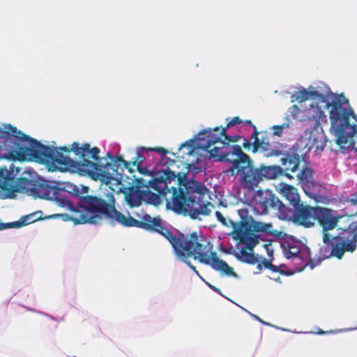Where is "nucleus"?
<instances>
[{"instance_id": "f257e3e1", "label": "nucleus", "mask_w": 357, "mask_h": 357, "mask_svg": "<svg viewBox=\"0 0 357 357\" xmlns=\"http://www.w3.org/2000/svg\"><path fill=\"white\" fill-rule=\"evenodd\" d=\"M311 102L305 109L304 114L309 120L331 123L330 132L342 153L354 149L357 136V115L344 93H334L322 82L308 86Z\"/></svg>"}, {"instance_id": "f03ea898", "label": "nucleus", "mask_w": 357, "mask_h": 357, "mask_svg": "<svg viewBox=\"0 0 357 357\" xmlns=\"http://www.w3.org/2000/svg\"><path fill=\"white\" fill-rule=\"evenodd\" d=\"M59 149L67 152L73 151L82 160L75 161L60 153L54 145L46 144V168L49 172L71 169L78 172L81 175L90 176L97 170L98 161L102 159L99 157L100 149L98 147L91 148L89 144L80 146L78 142H73L70 149L66 146Z\"/></svg>"}, {"instance_id": "7ed1b4c3", "label": "nucleus", "mask_w": 357, "mask_h": 357, "mask_svg": "<svg viewBox=\"0 0 357 357\" xmlns=\"http://www.w3.org/2000/svg\"><path fill=\"white\" fill-rule=\"evenodd\" d=\"M45 164V146L10 124L0 125V159Z\"/></svg>"}, {"instance_id": "20e7f679", "label": "nucleus", "mask_w": 357, "mask_h": 357, "mask_svg": "<svg viewBox=\"0 0 357 357\" xmlns=\"http://www.w3.org/2000/svg\"><path fill=\"white\" fill-rule=\"evenodd\" d=\"M170 198H166L167 207L177 214L189 215L192 219L202 220L210 214L211 203H205L204 198L206 188L199 182L185 180L178 188L172 187Z\"/></svg>"}, {"instance_id": "39448f33", "label": "nucleus", "mask_w": 357, "mask_h": 357, "mask_svg": "<svg viewBox=\"0 0 357 357\" xmlns=\"http://www.w3.org/2000/svg\"><path fill=\"white\" fill-rule=\"evenodd\" d=\"M322 228L324 245L319 250V259L336 257L342 259L346 252H354L357 248V232L348 231L342 235H333L328 231L337 226L338 218L333 211L326 208H319L316 216Z\"/></svg>"}, {"instance_id": "423d86ee", "label": "nucleus", "mask_w": 357, "mask_h": 357, "mask_svg": "<svg viewBox=\"0 0 357 357\" xmlns=\"http://www.w3.org/2000/svg\"><path fill=\"white\" fill-rule=\"evenodd\" d=\"M20 171V168L13 165L10 166L9 170L0 169V198H15L20 190L34 199H45V179L39 178L36 180L37 172L32 169H26L23 172L24 177L19 178L15 185V176Z\"/></svg>"}, {"instance_id": "0eeeda50", "label": "nucleus", "mask_w": 357, "mask_h": 357, "mask_svg": "<svg viewBox=\"0 0 357 357\" xmlns=\"http://www.w3.org/2000/svg\"><path fill=\"white\" fill-rule=\"evenodd\" d=\"M109 193L102 197L86 195L80 199L79 205L75 204L71 215L66 213L46 215L47 219L60 217L63 221H73L75 225L97 224L100 220H108Z\"/></svg>"}, {"instance_id": "6e6552de", "label": "nucleus", "mask_w": 357, "mask_h": 357, "mask_svg": "<svg viewBox=\"0 0 357 357\" xmlns=\"http://www.w3.org/2000/svg\"><path fill=\"white\" fill-rule=\"evenodd\" d=\"M116 200L113 193L109 192V215L108 220L112 223H117L126 227H135L142 228L147 231H154L167 238L172 245L178 238L168 227L166 222L163 221L160 217H151L149 214L142 215V221L137 220L128 214L123 215L117 211L115 206Z\"/></svg>"}, {"instance_id": "1a4fd4ad", "label": "nucleus", "mask_w": 357, "mask_h": 357, "mask_svg": "<svg viewBox=\"0 0 357 357\" xmlns=\"http://www.w3.org/2000/svg\"><path fill=\"white\" fill-rule=\"evenodd\" d=\"M178 238L185 241H192L193 243L191 251L195 259H198L200 263L210 266L213 270L220 273L222 275L233 276L238 278L232 267L218 258V255L213 251V245L202 236H198L196 232L191 234V239L188 240L183 234H176Z\"/></svg>"}, {"instance_id": "9d476101", "label": "nucleus", "mask_w": 357, "mask_h": 357, "mask_svg": "<svg viewBox=\"0 0 357 357\" xmlns=\"http://www.w3.org/2000/svg\"><path fill=\"white\" fill-rule=\"evenodd\" d=\"M282 252L285 257L291 260L294 268L289 269L287 265H279V273L284 275H292L302 271L305 266H310L313 269L320 264L321 259H319L315 264L310 258V250L308 247L293 237L282 240L280 243Z\"/></svg>"}, {"instance_id": "9b49d317", "label": "nucleus", "mask_w": 357, "mask_h": 357, "mask_svg": "<svg viewBox=\"0 0 357 357\" xmlns=\"http://www.w3.org/2000/svg\"><path fill=\"white\" fill-rule=\"evenodd\" d=\"M214 142V145L209 149L210 158L217 161H224L231 165L227 168L225 173L227 175L236 176L240 173L241 167L248 165L249 157L244 153L240 146L230 145L227 140L222 139L221 135Z\"/></svg>"}, {"instance_id": "f8f14e48", "label": "nucleus", "mask_w": 357, "mask_h": 357, "mask_svg": "<svg viewBox=\"0 0 357 357\" xmlns=\"http://www.w3.org/2000/svg\"><path fill=\"white\" fill-rule=\"evenodd\" d=\"M79 188L71 183H56L46 179V199L55 201L66 210H74L75 204L79 205L81 199Z\"/></svg>"}, {"instance_id": "ddd939ff", "label": "nucleus", "mask_w": 357, "mask_h": 357, "mask_svg": "<svg viewBox=\"0 0 357 357\" xmlns=\"http://www.w3.org/2000/svg\"><path fill=\"white\" fill-rule=\"evenodd\" d=\"M246 123L251 125L254 128L255 132L252 133V137L255 138V145L262 151L264 156L272 157L282 155L280 161L284 167V171L295 172L298 170L301 160L299 154L296 153L294 150L284 153L283 151L284 145L280 143L272 144L262 142L259 144V139L257 138L258 132L256 130V128L252 125L250 121H247Z\"/></svg>"}, {"instance_id": "4468645a", "label": "nucleus", "mask_w": 357, "mask_h": 357, "mask_svg": "<svg viewBox=\"0 0 357 357\" xmlns=\"http://www.w3.org/2000/svg\"><path fill=\"white\" fill-rule=\"evenodd\" d=\"M218 130V127L203 130L193 139L181 144L178 148V151L182 154L181 157L185 158V155H192L196 149H202L209 153V149L214 145V142L219 139L218 135L215 133Z\"/></svg>"}, {"instance_id": "2eb2a0df", "label": "nucleus", "mask_w": 357, "mask_h": 357, "mask_svg": "<svg viewBox=\"0 0 357 357\" xmlns=\"http://www.w3.org/2000/svg\"><path fill=\"white\" fill-rule=\"evenodd\" d=\"M318 208L305 205L303 202L297 204V206L294 208L284 205L282 213L280 214V219L291 220L305 227H311L314 224Z\"/></svg>"}, {"instance_id": "dca6fc26", "label": "nucleus", "mask_w": 357, "mask_h": 357, "mask_svg": "<svg viewBox=\"0 0 357 357\" xmlns=\"http://www.w3.org/2000/svg\"><path fill=\"white\" fill-rule=\"evenodd\" d=\"M252 203L257 213L264 215L272 211L279 219L284 206L272 191L268 190L256 191L252 197Z\"/></svg>"}, {"instance_id": "f3484780", "label": "nucleus", "mask_w": 357, "mask_h": 357, "mask_svg": "<svg viewBox=\"0 0 357 357\" xmlns=\"http://www.w3.org/2000/svg\"><path fill=\"white\" fill-rule=\"evenodd\" d=\"M314 122L312 130L309 133H305L307 142L305 149L307 152L312 151L317 155L320 154L324 149L327 137L321 127V123H326L327 121H319V123L316 120H310Z\"/></svg>"}, {"instance_id": "a211bd4d", "label": "nucleus", "mask_w": 357, "mask_h": 357, "mask_svg": "<svg viewBox=\"0 0 357 357\" xmlns=\"http://www.w3.org/2000/svg\"><path fill=\"white\" fill-rule=\"evenodd\" d=\"M119 166L116 164L109 162L107 159L102 158L98 161V167L90 175L94 179H100L101 181L110 183L112 181H120L122 174L119 172Z\"/></svg>"}, {"instance_id": "6ab92c4d", "label": "nucleus", "mask_w": 357, "mask_h": 357, "mask_svg": "<svg viewBox=\"0 0 357 357\" xmlns=\"http://www.w3.org/2000/svg\"><path fill=\"white\" fill-rule=\"evenodd\" d=\"M229 221L232 224V227L234 229L235 236L234 238L239 240L238 244H243L244 245L242 248H245V249L249 251L253 252L255 247L259 243V236L251 231V227H247L246 223H243L242 225L237 227L236 225L233 223L232 220Z\"/></svg>"}, {"instance_id": "aec40b11", "label": "nucleus", "mask_w": 357, "mask_h": 357, "mask_svg": "<svg viewBox=\"0 0 357 357\" xmlns=\"http://www.w3.org/2000/svg\"><path fill=\"white\" fill-rule=\"evenodd\" d=\"M172 247L176 257V259L183 263H185L202 280L203 278L199 275V272L196 269V267L191 264V261L188 258L192 256L191 248H192L193 243L192 241H185L182 238H178L176 242L172 243Z\"/></svg>"}, {"instance_id": "412c9836", "label": "nucleus", "mask_w": 357, "mask_h": 357, "mask_svg": "<svg viewBox=\"0 0 357 357\" xmlns=\"http://www.w3.org/2000/svg\"><path fill=\"white\" fill-rule=\"evenodd\" d=\"M297 178L305 193L309 197L316 199L319 185L314 179L312 169L310 167L303 169Z\"/></svg>"}, {"instance_id": "4be33fe9", "label": "nucleus", "mask_w": 357, "mask_h": 357, "mask_svg": "<svg viewBox=\"0 0 357 357\" xmlns=\"http://www.w3.org/2000/svg\"><path fill=\"white\" fill-rule=\"evenodd\" d=\"M239 174L242 185L245 188L253 189L261 181L259 168L253 167L250 160L248 161V165L241 167Z\"/></svg>"}, {"instance_id": "5701e85b", "label": "nucleus", "mask_w": 357, "mask_h": 357, "mask_svg": "<svg viewBox=\"0 0 357 357\" xmlns=\"http://www.w3.org/2000/svg\"><path fill=\"white\" fill-rule=\"evenodd\" d=\"M149 151H155L160 154L162 162H164L167 165H172L174 163L173 160L169 159L166 156V153L167 151L164 148L158 147V148H146V147H138L137 149V160L134 162V165L137 164V169L141 174L150 175L151 173L149 169L146 167H140V165L145 160V153H147Z\"/></svg>"}, {"instance_id": "b1692460", "label": "nucleus", "mask_w": 357, "mask_h": 357, "mask_svg": "<svg viewBox=\"0 0 357 357\" xmlns=\"http://www.w3.org/2000/svg\"><path fill=\"white\" fill-rule=\"evenodd\" d=\"M176 177L175 173L171 171L168 167L159 171L155 178L151 182V187L159 192L162 195H165L169 191L168 184L174 181Z\"/></svg>"}, {"instance_id": "393cba45", "label": "nucleus", "mask_w": 357, "mask_h": 357, "mask_svg": "<svg viewBox=\"0 0 357 357\" xmlns=\"http://www.w3.org/2000/svg\"><path fill=\"white\" fill-rule=\"evenodd\" d=\"M230 253L243 263L254 265L259 262V255H255L252 251L248 252L245 248H241L238 251L234 250Z\"/></svg>"}, {"instance_id": "a878e982", "label": "nucleus", "mask_w": 357, "mask_h": 357, "mask_svg": "<svg viewBox=\"0 0 357 357\" xmlns=\"http://www.w3.org/2000/svg\"><path fill=\"white\" fill-rule=\"evenodd\" d=\"M144 190L135 189L131 188L129 191L125 195L126 201L128 206L131 208L138 207L142 204L144 201Z\"/></svg>"}, {"instance_id": "bb28decb", "label": "nucleus", "mask_w": 357, "mask_h": 357, "mask_svg": "<svg viewBox=\"0 0 357 357\" xmlns=\"http://www.w3.org/2000/svg\"><path fill=\"white\" fill-rule=\"evenodd\" d=\"M241 123V120L239 117H234L231 120L228 121L226 127L218 128L219 130L218 132H215V133L218 135H221L222 139L227 140L228 142H236L238 140V139L241 138V137L236 135H228L227 134V130L234 126L240 124Z\"/></svg>"}, {"instance_id": "cd10ccee", "label": "nucleus", "mask_w": 357, "mask_h": 357, "mask_svg": "<svg viewBox=\"0 0 357 357\" xmlns=\"http://www.w3.org/2000/svg\"><path fill=\"white\" fill-rule=\"evenodd\" d=\"M259 174L261 177V181L266 179H274L278 176L282 175L283 169L278 165L266 166L261 165L259 167Z\"/></svg>"}, {"instance_id": "c85d7f7f", "label": "nucleus", "mask_w": 357, "mask_h": 357, "mask_svg": "<svg viewBox=\"0 0 357 357\" xmlns=\"http://www.w3.org/2000/svg\"><path fill=\"white\" fill-rule=\"evenodd\" d=\"M292 126L291 119L288 116H286L282 124L274 125L270 129L272 130L271 133L273 136L282 137L288 132L289 129L291 128Z\"/></svg>"}, {"instance_id": "c756f323", "label": "nucleus", "mask_w": 357, "mask_h": 357, "mask_svg": "<svg viewBox=\"0 0 357 357\" xmlns=\"http://www.w3.org/2000/svg\"><path fill=\"white\" fill-rule=\"evenodd\" d=\"M43 213L42 211H38L31 213L29 215L22 216L19 220L15 221L13 224L17 228L26 226L31 223L35 222L37 220H41Z\"/></svg>"}, {"instance_id": "7c9ffc66", "label": "nucleus", "mask_w": 357, "mask_h": 357, "mask_svg": "<svg viewBox=\"0 0 357 357\" xmlns=\"http://www.w3.org/2000/svg\"><path fill=\"white\" fill-rule=\"evenodd\" d=\"M306 100H311V96L309 89L303 86L296 87V91L291 96V102H303Z\"/></svg>"}, {"instance_id": "2f4dec72", "label": "nucleus", "mask_w": 357, "mask_h": 357, "mask_svg": "<svg viewBox=\"0 0 357 357\" xmlns=\"http://www.w3.org/2000/svg\"><path fill=\"white\" fill-rule=\"evenodd\" d=\"M282 192L284 195L286 197L287 199L289 202L291 208H294L296 206H297V204L301 203L296 188L290 185H287L284 187Z\"/></svg>"}, {"instance_id": "473e14b6", "label": "nucleus", "mask_w": 357, "mask_h": 357, "mask_svg": "<svg viewBox=\"0 0 357 357\" xmlns=\"http://www.w3.org/2000/svg\"><path fill=\"white\" fill-rule=\"evenodd\" d=\"M144 202L154 206H159L162 202V199L160 195L152 192L149 190H144Z\"/></svg>"}, {"instance_id": "72a5a7b5", "label": "nucleus", "mask_w": 357, "mask_h": 357, "mask_svg": "<svg viewBox=\"0 0 357 357\" xmlns=\"http://www.w3.org/2000/svg\"><path fill=\"white\" fill-rule=\"evenodd\" d=\"M304 111L305 109L301 111L296 105H294L289 109L288 112L294 119H298L300 121H309V119L304 114Z\"/></svg>"}, {"instance_id": "f704fd0d", "label": "nucleus", "mask_w": 357, "mask_h": 357, "mask_svg": "<svg viewBox=\"0 0 357 357\" xmlns=\"http://www.w3.org/2000/svg\"><path fill=\"white\" fill-rule=\"evenodd\" d=\"M238 214L239 217L241 218L240 222H234L233 223L234 225H236L237 227H239V225H242L243 223L247 224V227H251V225L249 224L250 220H252V218L249 215V212L247 208H241L238 210Z\"/></svg>"}, {"instance_id": "c9c22d12", "label": "nucleus", "mask_w": 357, "mask_h": 357, "mask_svg": "<svg viewBox=\"0 0 357 357\" xmlns=\"http://www.w3.org/2000/svg\"><path fill=\"white\" fill-rule=\"evenodd\" d=\"M252 228L255 231L271 233L273 226L271 224H266L261 222H253Z\"/></svg>"}, {"instance_id": "e433bc0d", "label": "nucleus", "mask_w": 357, "mask_h": 357, "mask_svg": "<svg viewBox=\"0 0 357 357\" xmlns=\"http://www.w3.org/2000/svg\"><path fill=\"white\" fill-rule=\"evenodd\" d=\"M242 309H243V310H245L252 318H253L254 319H255L257 321L260 322L263 325H265V326H270V327H273V328H276L278 330H280V331H289L288 329L278 327L277 326L273 325L271 323H268V322H266V321L262 320L259 317H258L257 315H256L255 314H252V312H250V311H248V310H246V309H245L243 307H242Z\"/></svg>"}, {"instance_id": "4c0bfd02", "label": "nucleus", "mask_w": 357, "mask_h": 357, "mask_svg": "<svg viewBox=\"0 0 357 357\" xmlns=\"http://www.w3.org/2000/svg\"><path fill=\"white\" fill-rule=\"evenodd\" d=\"M63 317H54L52 315L46 314V324H48L50 327L53 328H56L58 326V324L61 321H63Z\"/></svg>"}, {"instance_id": "58836bf2", "label": "nucleus", "mask_w": 357, "mask_h": 357, "mask_svg": "<svg viewBox=\"0 0 357 357\" xmlns=\"http://www.w3.org/2000/svg\"><path fill=\"white\" fill-rule=\"evenodd\" d=\"M215 215L218 220L223 225L229 227V225L232 226V224L230 222V219L227 220V219L222 215V214L219 211H215Z\"/></svg>"}, {"instance_id": "ea45409f", "label": "nucleus", "mask_w": 357, "mask_h": 357, "mask_svg": "<svg viewBox=\"0 0 357 357\" xmlns=\"http://www.w3.org/2000/svg\"><path fill=\"white\" fill-rule=\"evenodd\" d=\"M13 223H14V222H8V223H0V231L8 229V228H17Z\"/></svg>"}, {"instance_id": "a19ab883", "label": "nucleus", "mask_w": 357, "mask_h": 357, "mask_svg": "<svg viewBox=\"0 0 357 357\" xmlns=\"http://www.w3.org/2000/svg\"><path fill=\"white\" fill-rule=\"evenodd\" d=\"M348 202L351 203L353 205H357V192L354 194L350 195L348 198Z\"/></svg>"}, {"instance_id": "79ce46f5", "label": "nucleus", "mask_w": 357, "mask_h": 357, "mask_svg": "<svg viewBox=\"0 0 357 357\" xmlns=\"http://www.w3.org/2000/svg\"><path fill=\"white\" fill-rule=\"evenodd\" d=\"M261 263L262 264L264 268L269 269L270 266L271 264L272 259L268 260L264 257H261Z\"/></svg>"}, {"instance_id": "37998d69", "label": "nucleus", "mask_w": 357, "mask_h": 357, "mask_svg": "<svg viewBox=\"0 0 357 357\" xmlns=\"http://www.w3.org/2000/svg\"><path fill=\"white\" fill-rule=\"evenodd\" d=\"M264 247L266 250L267 254L270 257H272L273 254V250L271 244H265Z\"/></svg>"}, {"instance_id": "c03bdc74", "label": "nucleus", "mask_w": 357, "mask_h": 357, "mask_svg": "<svg viewBox=\"0 0 357 357\" xmlns=\"http://www.w3.org/2000/svg\"><path fill=\"white\" fill-rule=\"evenodd\" d=\"M269 269L273 272H279V266L273 265L271 264Z\"/></svg>"}, {"instance_id": "a18cd8bd", "label": "nucleus", "mask_w": 357, "mask_h": 357, "mask_svg": "<svg viewBox=\"0 0 357 357\" xmlns=\"http://www.w3.org/2000/svg\"><path fill=\"white\" fill-rule=\"evenodd\" d=\"M207 285L211 289H213L214 291L218 293V294H220V290L219 289H218L217 287H215V286L211 284H208L207 283Z\"/></svg>"}, {"instance_id": "49530a36", "label": "nucleus", "mask_w": 357, "mask_h": 357, "mask_svg": "<svg viewBox=\"0 0 357 357\" xmlns=\"http://www.w3.org/2000/svg\"><path fill=\"white\" fill-rule=\"evenodd\" d=\"M23 307L27 309L29 311H32V312H38L39 314H43V312H40V311H37L36 310L33 309V308H31V307H26V306H24L23 305Z\"/></svg>"}, {"instance_id": "de8ad7c7", "label": "nucleus", "mask_w": 357, "mask_h": 357, "mask_svg": "<svg viewBox=\"0 0 357 357\" xmlns=\"http://www.w3.org/2000/svg\"><path fill=\"white\" fill-rule=\"evenodd\" d=\"M356 329H357V327L353 328H344V329L340 330V332H349V331L356 330Z\"/></svg>"}, {"instance_id": "09e8293b", "label": "nucleus", "mask_w": 357, "mask_h": 357, "mask_svg": "<svg viewBox=\"0 0 357 357\" xmlns=\"http://www.w3.org/2000/svg\"><path fill=\"white\" fill-rule=\"evenodd\" d=\"M257 268L259 271L262 270L264 266H263L262 264L261 263V261L259 260V262H257Z\"/></svg>"}, {"instance_id": "8fccbe9b", "label": "nucleus", "mask_w": 357, "mask_h": 357, "mask_svg": "<svg viewBox=\"0 0 357 357\" xmlns=\"http://www.w3.org/2000/svg\"><path fill=\"white\" fill-rule=\"evenodd\" d=\"M328 333V332L323 331L322 330H321V329H320V330H319V331L317 333H318V334H321V335H322V334H326V333ZM329 333H332L333 332H332V331H330Z\"/></svg>"}, {"instance_id": "3c124183", "label": "nucleus", "mask_w": 357, "mask_h": 357, "mask_svg": "<svg viewBox=\"0 0 357 357\" xmlns=\"http://www.w3.org/2000/svg\"><path fill=\"white\" fill-rule=\"evenodd\" d=\"M284 175H285L286 176H287L288 178H293V176H291L289 174H288V173H286Z\"/></svg>"}, {"instance_id": "603ef678", "label": "nucleus", "mask_w": 357, "mask_h": 357, "mask_svg": "<svg viewBox=\"0 0 357 357\" xmlns=\"http://www.w3.org/2000/svg\"><path fill=\"white\" fill-rule=\"evenodd\" d=\"M297 333H312V331L310 332H296Z\"/></svg>"}, {"instance_id": "864d4df0", "label": "nucleus", "mask_w": 357, "mask_h": 357, "mask_svg": "<svg viewBox=\"0 0 357 357\" xmlns=\"http://www.w3.org/2000/svg\"><path fill=\"white\" fill-rule=\"evenodd\" d=\"M351 231H356L357 232V222H356V227H354V229H352Z\"/></svg>"}, {"instance_id": "5fc2aeb1", "label": "nucleus", "mask_w": 357, "mask_h": 357, "mask_svg": "<svg viewBox=\"0 0 357 357\" xmlns=\"http://www.w3.org/2000/svg\"><path fill=\"white\" fill-rule=\"evenodd\" d=\"M275 280L276 282H280V278L278 277V278L275 279Z\"/></svg>"}, {"instance_id": "6e6d98bb", "label": "nucleus", "mask_w": 357, "mask_h": 357, "mask_svg": "<svg viewBox=\"0 0 357 357\" xmlns=\"http://www.w3.org/2000/svg\"><path fill=\"white\" fill-rule=\"evenodd\" d=\"M355 152L357 153V148L355 149Z\"/></svg>"}]
</instances>
